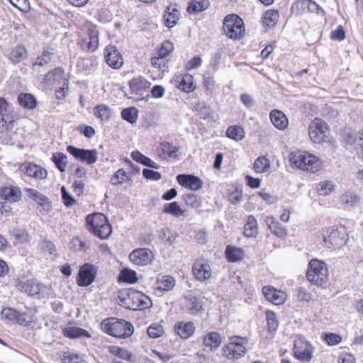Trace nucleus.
Returning a JSON list of instances; mask_svg holds the SVG:
<instances>
[{"mask_svg": "<svg viewBox=\"0 0 363 363\" xmlns=\"http://www.w3.org/2000/svg\"><path fill=\"white\" fill-rule=\"evenodd\" d=\"M279 18V12L274 9L267 10L262 16V23L268 28L274 27Z\"/></svg>", "mask_w": 363, "mask_h": 363, "instance_id": "4c0bfd02", "label": "nucleus"}, {"mask_svg": "<svg viewBox=\"0 0 363 363\" xmlns=\"http://www.w3.org/2000/svg\"><path fill=\"white\" fill-rule=\"evenodd\" d=\"M9 233L11 236L15 239L16 242L15 244L27 242L29 241L28 233L25 230L13 228L10 229Z\"/></svg>", "mask_w": 363, "mask_h": 363, "instance_id": "c03bdc74", "label": "nucleus"}, {"mask_svg": "<svg viewBox=\"0 0 363 363\" xmlns=\"http://www.w3.org/2000/svg\"><path fill=\"white\" fill-rule=\"evenodd\" d=\"M270 120L273 125L279 130H284L289 125L288 118L284 113L278 110L271 111Z\"/></svg>", "mask_w": 363, "mask_h": 363, "instance_id": "c85d7f7f", "label": "nucleus"}, {"mask_svg": "<svg viewBox=\"0 0 363 363\" xmlns=\"http://www.w3.org/2000/svg\"><path fill=\"white\" fill-rule=\"evenodd\" d=\"M106 217L102 213H94L86 216V222L89 231L95 234L97 228H100L106 223Z\"/></svg>", "mask_w": 363, "mask_h": 363, "instance_id": "393cba45", "label": "nucleus"}, {"mask_svg": "<svg viewBox=\"0 0 363 363\" xmlns=\"http://www.w3.org/2000/svg\"><path fill=\"white\" fill-rule=\"evenodd\" d=\"M52 161L60 172H65L67 164V157L62 152H57L52 155Z\"/></svg>", "mask_w": 363, "mask_h": 363, "instance_id": "864d4df0", "label": "nucleus"}, {"mask_svg": "<svg viewBox=\"0 0 363 363\" xmlns=\"http://www.w3.org/2000/svg\"><path fill=\"white\" fill-rule=\"evenodd\" d=\"M134 332L133 325L123 320L115 321V337L125 338L130 337Z\"/></svg>", "mask_w": 363, "mask_h": 363, "instance_id": "4be33fe9", "label": "nucleus"}, {"mask_svg": "<svg viewBox=\"0 0 363 363\" xmlns=\"http://www.w3.org/2000/svg\"><path fill=\"white\" fill-rule=\"evenodd\" d=\"M335 188V185L331 181H323L317 184L316 190L319 195L327 196L332 193Z\"/></svg>", "mask_w": 363, "mask_h": 363, "instance_id": "a18cd8bd", "label": "nucleus"}, {"mask_svg": "<svg viewBox=\"0 0 363 363\" xmlns=\"http://www.w3.org/2000/svg\"><path fill=\"white\" fill-rule=\"evenodd\" d=\"M178 83L179 89L183 90L185 92H191L195 88L193 77L188 74L182 76L181 79L178 81Z\"/></svg>", "mask_w": 363, "mask_h": 363, "instance_id": "37998d69", "label": "nucleus"}, {"mask_svg": "<svg viewBox=\"0 0 363 363\" xmlns=\"http://www.w3.org/2000/svg\"><path fill=\"white\" fill-rule=\"evenodd\" d=\"M338 363H356L354 354L349 352H342L338 357Z\"/></svg>", "mask_w": 363, "mask_h": 363, "instance_id": "774afa93", "label": "nucleus"}, {"mask_svg": "<svg viewBox=\"0 0 363 363\" xmlns=\"http://www.w3.org/2000/svg\"><path fill=\"white\" fill-rule=\"evenodd\" d=\"M177 180L181 186L192 191L199 190L203 184L200 178L193 174H178Z\"/></svg>", "mask_w": 363, "mask_h": 363, "instance_id": "f3484780", "label": "nucleus"}, {"mask_svg": "<svg viewBox=\"0 0 363 363\" xmlns=\"http://www.w3.org/2000/svg\"><path fill=\"white\" fill-rule=\"evenodd\" d=\"M46 79L50 80L52 78L55 82H60L61 79L64 80L62 87H60L59 90L56 92L57 94L65 96L68 92V82L65 77V72L62 68L57 67L50 72L45 76Z\"/></svg>", "mask_w": 363, "mask_h": 363, "instance_id": "412c9836", "label": "nucleus"}, {"mask_svg": "<svg viewBox=\"0 0 363 363\" xmlns=\"http://www.w3.org/2000/svg\"><path fill=\"white\" fill-rule=\"evenodd\" d=\"M324 245L332 249L340 248L347 242V230L343 226H333L323 230Z\"/></svg>", "mask_w": 363, "mask_h": 363, "instance_id": "20e7f679", "label": "nucleus"}, {"mask_svg": "<svg viewBox=\"0 0 363 363\" xmlns=\"http://www.w3.org/2000/svg\"><path fill=\"white\" fill-rule=\"evenodd\" d=\"M26 174L33 178L43 179L46 178L47 170L37 164L29 163L25 167Z\"/></svg>", "mask_w": 363, "mask_h": 363, "instance_id": "7c9ffc66", "label": "nucleus"}, {"mask_svg": "<svg viewBox=\"0 0 363 363\" xmlns=\"http://www.w3.org/2000/svg\"><path fill=\"white\" fill-rule=\"evenodd\" d=\"M163 212L179 218L184 215V211L180 208L177 202L174 201L166 204L164 207Z\"/></svg>", "mask_w": 363, "mask_h": 363, "instance_id": "de8ad7c7", "label": "nucleus"}, {"mask_svg": "<svg viewBox=\"0 0 363 363\" xmlns=\"http://www.w3.org/2000/svg\"><path fill=\"white\" fill-rule=\"evenodd\" d=\"M26 191L28 194V196L35 200V201H39L40 202H44L46 200H48L47 197L42 194L40 192L38 191L37 190L33 189H26Z\"/></svg>", "mask_w": 363, "mask_h": 363, "instance_id": "338daca9", "label": "nucleus"}, {"mask_svg": "<svg viewBox=\"0 0 363 363\" xmlns=\"http://www.w3.org/2000/svg\"><path fill=\"white\" fill-rule=\"evenodd\" d=\"M174 330L176 335L182 339H188L191 337L196 330V327L192 321H179L175 323Z\"/></svg>", "mask_w": 363, "mask_h": 363, "instance_id": "a211bd4d", "label": "nucleus"}, {"mask_svg": "<svg viewBox=\"0 0 363 363\" xmlns=\"http://www.w3.org/2000/svg\"><path fill=\"white\" fill-rule=\"evenodd\" d=\"M266 223L271 232L278 238H284L286 235V230L280 226L278 221L273 216L267 217Z\"/></svg>", "mask_w": 363, "mask_h": 363, "instance_id": "c9c22d12", "label": "nucleus"}, {"mask_svg": "<svg viewBox=\"0 0 363 363\" xmlns=\"http://www.w3.org/2000/svg\"><path fill=\"white\" fill-rule=\"evenodd\" d=\"M62 335L69 339H75L81 337L90 338L91 337L87 330L74 326L72 322H69L67 326L62 329Z\"/></svg>", "mask_w": 363, "mask_h": 363, "instance_id": "aec40b11", "label": "nucleus"}, {"mask_svg": "<svg viewBox=\"0 0 363 363\" xmlns=\"http://www.w3.org/2000/svg\"><path fill=\"white\" fill-rule=\"evenodd\" d=\"M153 254L147 248H138L129 255V259L133 264L139 266L147 265L152 262Z\"/></svg>", "mask_w": 363, "mask_h": 363, "instance_id": "4468645a", "label": "nucleus"}, {"mask_svg": "<svg viewBox=\"0 0 363 363\" xmlns=\"http://www.w3.org/2000/svg\"><path fill=\"white\" fill-rule=\"evenodd\" d=\"M265 315L267 331L271 334H274L277 332L279 326L277 315L274 311L270 310H266Z\"/></svg>", "mask_w": 363, "mask_h": 363, "instance_id": "72a5a7b5", "label": "nucleus"}, {"mask_svg": "<svg viewBox=\"0 0 363 363\" xmlns=\"http://www.w3.org/2000/svg\"><path fill=\"white\" fill-rule=\"evenodd\" d=\"M192 272L194 276L199 280L205 281L210 278L211 270L208 263H201L196 262L192 267Z\"/></svg>", "mask_w": 363, "mask_h": 363, "instance_id": "b1692460", "label": "nucleus"}, {"mask_svg": "<svg viewBox=\"0 0 363 363\" xmlns=\"http://www.w3.org/2000/svg\"><path fill=\"white\" fill-rule=\"evenodd\" d=\"M329 127L326 122L319 118L313 120L308 126L310 139L314 143H321L326 140Z\"/></svg>", "mask_w": 363, "mask_h": 363, "instance_id": "6e6552de", "label": "nucleus"}, {"mask_svg": "<svg viewBox=\"0 0 363 363\" xmlns=\"http://www.w3.org/2000/svg\"><path fill=\"white\" fill-rule=\"evenodd\" d=\"M98 272L97 267L91 263H85L79 268L77 283L79 286H88L91 285L96 279Z\"/></svg>", "mask_w": 363, "mask_h": 363, "instance_id": "9b49d317", "label": "nucleus"}, {"mask_svg": "<svg viewBox=\"0 0 363 363\" xmlns=\"http://www.w3.org/2000/svg\"><path fill=\"white\" fill-rule=\"evenodd\" d=\"M18 290L28 295H40L48 294V286L40 283L37 279H30L26 281L18 280L16 284Z\"/></svg>", "mask_w": 363, "mask_h": 363, "instance_id": "9d476101", "label": "nucleus"}, {"mask_svg": "<svg viewBox=\"0 0 363 363\" xmlns=\"http://www.w3.org/2000/svg\"><path fill=\"white\" fill-rule=\"evenodd\" d=\"M18 311L11 308H4L1 311L2 318L14 322Z\"/></svg>", "mask_w": 363, "mask_h": 363, "instance_id": "69168bd1", "label": "nucleus"}, {"mask_svg": "<svg viewBox=\"0 0 363 363\" xmlns=\"http://www.w3.org/2000/svg\"><path fill=\"white\" fill-rule=\"evenodd\" d=\"M209 5L208 0H191L189 2L187 11L189 13H196L206 10Z\"/></svg>", "mask_w": 363, "mask_h": 363, "instance_id": "58836bf2", "label": "nucleus"}, {"mask_svg": "<svg viewBox=\"0 0 363 363\" xmlns=\"http://www.w3.org/2000/svg\"><path fill=\"white\" fill-rule=\"evenodd\" d=\"M94 114L101 121H108L111 116V110L106 105H99L94 110Z\"/></svg>", "mask_w": 363, "mask_h": 363, "instance_id": "49530a36", "label": "nucleus"}, {"mask_svg": "<svg viewBox=\"0 0 363 363\" xmlns=\"http://www.w3.org/2000/svg\"><path fill=\"white\" fill-rule=\"evenodd\" d=\"M182 199L185 203L191 208H196L200 206V199L197 195L189 193L182 196Z\"/></svg>", "mask_w": 363, "mask_h": 363, "instance_id": "13d9d810", "label": "nucleus"}, {"mask_svg": "<svg viewBox=\"0 0 363 363\" xmlns=\"http://www.w3.org/2000/svg\"><path fill=\"white\" fill-rule=\"evenodd\" d=\"M122 305L130 310H144L152 306L150 296H122L121 298Z\"/></svg>", "mask_w": 363, "mask_h": 363, "instance_id": "f8f14e48", "label": "nucleus"}, {"mask_svg": "<svg viewBox=\"0 0 363 363\" xmlns=\"http://www.w3.org/2000/svg\"><path fill=\"white\" fill-rule=\"evenodd\" d=\"M270 167L269 160L264 156L257 157L253 165L255 172L257 174L264 173L269 170Z\"/></svg>", "mask_w": 363, "mask_h": 363, "instance_id": "79ce46f5", "label": "nucleus"}, {"mask_svg": "<svg viewBox=\"0 0 363 363\" xmlns=\"http://www.w3.org/2000/svg\"><path fill=\"white\" fill-rule=\"evenodd\" d=\"M129 86L132 93L142 95L150 87V83L144 77L139 76L130 80Z\"/></svg>", "mask_w": 363, "mask_h": 363, "instance_id": "a878e982", "label": "nucleus"}, {"mask_svg": "<svg viewBox=\"0 0 363 363\" xmlns=\"http://www.w3.org/2000/svg\"><path fill=\"white\" fill-rule=\"evenodd\" d=\"M293 356L301 362H310L313 357L314 347L303 336L298 335L294 342Z\"/></svg>", "mask_w": 363, "mask_h": 363, "instance_id": "0eeeda50", "label": "nucleus"}, {"mask_svg": "<svg viewBox=\"0 0 363 363\" xmlns=\"http://www.w3.org/2000/svg\"><path fill=\"white\" fill-rule=\"evenodd\" d=\"M174 50L173 43L169 40H165L161 45L160 49L156 52L158 56L167 58V57Z\"/></svg>", "mask_w": 363, "mask_h": 363, "instance_id": "bf43d9fd", "label": "nucleus"}, {"mask_svg": "<svg viewBox=\"0 0 363 363\" xmlns=\"http://www.w3.org/2000/svg\"><path fill=\"white\" fill-rule=\"evenodd\" d=\"M61 362L62 363H85L78 354L69 351L63 352Z\"/></svg>", "mask_w": 363, "mask_h": 363, "instance_id": "5fc2aeb1", "label": "nucleus"}, {"mask_svg": "<svg viewBox=\"0 0 363 363\" xmlns=\"http://www.w3.org/2000/svg\"><path fill=\"white\" fill-rule=\"evenodd\" d=\"M0 196L9 202H16L21 199V192L16 187L5 186L1 189Z\"/></svg>", "mask_w": 363, "mask_h": 363, "instance_id": "cd10ccee", "label": "nucleus"}, {"mask_svg": "<svg viewBox=\"0 0 363 363\" xmlns=\"http://www.w3.org/2000/svg\"><path fill=\"white\" fill-rule=\"evenodd\" d=\"M225 35L231 39H240L245 34V26L242 19L236 14L226 16L223 23Z\"/></svg>", "mask_w": 363, "mask_h": 363, "instance_id": "423d86ee", "label": "nucleus"}, {"mask_svg": "<svg viewBox=\"0 0 363 363\" xmlns=\"http://www.w3.org/2000/svg\"><path fill=\"white\" fill-rule=\"evenodd\" d=\"M79 44L83 50L93 52L99 47V30L90 22L84 25V33L80 35Z\"/></svg>", "mask_w": 363, "mask_h": 363, "instance_id": "39448f33", "label": "nucleus"}, {"mask_svg": "<svg viewBox=\"0 0 363 363\" xmlns=\"http://www.w3.org/2000/svg\"><path fill=\"white\" fill-rule=\"evenodd\" d=\"M18 101L21 106L28 109H33L37 105L35 98L30 94H20Z\"/></svg>", "mask_w": 363, "mask_h": 363, "instance_id": "ea45409f", "label": "nucleus"}, {"mask_svg": "<svg viewBox=\"0 0 363 363\" xmlns=\"http://www.w3.org/2000/svg\"><path fill=\"white\" fill-rule=\"evenodd\" d=\"M8 113V103L4 98L0 97V131L4 128H9L13 121Z\"/></svg>", "mask_w": 363, "mask_h": 363, "instance_id": "bb28decb", "label": "nucleus"}, {"mask_svg": "<svg viewBox=\"0 0 363 363\" xmlns=\"http://www.w3.org/2000/svg\"><path fill=\"white\" fill-rule=\"evenodd\" d=\"M222 342L220 335L214 331L207 333L203 337V345L211 352L217 350Z\"/></svg>", "mask_w": 363, "mask_h": 363, "instance_id": "5701e85b", "label": "nucleus"}, {"mask_svg": "<svg viewBox=\"0 0 363 363\" xmlns=\"http://www.w3.org/2000/svg\"><path fill=\"white\" fill-rule=\"evenodd\" d=\"M225 256L230 262L242 260L245 256L242 249L231 245H228L225 249Z\"/></svg>", "mask_w": 363, "mask_h": 363, "instance_id": "473e14b6", "label": "nucleus"}, {"mask_svg": "<svg viewBox=\"0 0 363 363\" xmlns=\"http://www.w3.org/2000/svg\"><path fill=\"white\" fill-rule=\"evenodd\" d=\"M138 111L135 107H129L125 108L121 112L122 118L130 123L136 122L138 116Z\"/></svg>", "mask_w": 363, "mask_h": 363, "instance_id": "603ef678", "label": "nucleus"}, {"mask_svg": "<svg viewBox=\"0 0 363 363\" xmlns=\"http://www.w3.org/2000/svg\"><path fill=\"white\" fill-rule=\"evenodd\" d=\"M112 230V227L107 223L106 219V223L103 224L100 228H97V232L94 235H97L101 239H106L111 235Z\"/></svg>", "mask_w": 363, "mask_h": 363, "instance_id": "e2e57ef3", "label": "nucleus"}, {"mask_svg": "<svg viewBox=\"0 0 363 363\" xmlns=\"http://www.w3.org/2000/svg\"><path fill=\"white\" fill-rule=\"evenodd\" d=\"M243 234L247 238H255L258 234L257 221L252 215L248 216L244 225Z\"/></svg>", "mask_w": 363, "mask_h": 363, "instance_id": "2f4dec72", "label": "nucleus"}, {"mask_svg": "<svg viewBox=\"0 0 363 363\" xmlns=\"http://www.w3.org/2000/svg\"><path fill=\"white\" fill-rule=\"evenodd\" d=\"M52 56L53 53L52 52H43L41 56L36 58L35 62L33 64V69L34 70H37V67H43L48 65L51 62Z\"/></svg>", "mask_w": 363, "mask_h": 363, "instance_id": "3c124183", "label": "nucleus"}, {"mask_svg": "<svg viewBox=\"0 0 363 363\" xmlns=\"http://www.w3.org/2000/svg\"><path fill=\"white\" fill-rule=\"evenodd\" d=\"M179 147L169 142H162L157 147V155L163 160H178Z\"/></svg>", "mask_w": 363, "mask_h": 363, "instance_id": "2eb2a0df", "label": "nucleus"}, {"mask_svg": "<svg viewBox=\"0 0 363 363\" xmlns=\"http://www.w3.org/2000/svg\"><path fill=\"white\" fill-rule=\"evenodd\" d=\"M306 278L312 285L325 289L329 280L327 264L323 261L312 259L308 264Z\"/></svg>", "mask_w": 363, "mask_h": 363, "instance_id": "f03ea898", "label": "nucleus"}, {"mask_svg": "<svg viewBox=\"0 0 363 363\" xmlns=\"http://www.w3.org/2000/svg\"><path fill=\"white\" fill-rule=\"evenodd\" d=\"M35 321V318L33 315H30L26 313H20L18 311V315L14 322H16L19 325L28 326Z\"/></svg>", "mask_w": 363, "mask_h": 363, "instance_id": "4d7b16f0", "label": "nucleus"}, {"mask_svg": "<svg viewBox=\"0 0 363 363\" xmlns=\"http://www.w3.org/2000/svg\"><path fill=\"white\" fill-rule=\"evenodd\" d=\"M249 338L245 336L233 335L221 349V355L228 360H238L247 352Z\"/></svg>", "mask_w": 363, "mask_h": 363, "instance_id": "f257e3e1", "label": "nucleus"}, {"mask_svg": "<svg viewBox=\"0 0 363 363\" xmlns=\"http://www.w3.org/2000/svg\"><path fill=\"white\" fill-rule=\"evenodd\" d=\"M167 61L166 58L158 56V55L155 54L154 57L151 58V65L152 66L157 69L159 71H161L162 73L167 71Z\"/></svg>", "mask_w": 363, "mask_h": 363, "instance_id": "8fccbe9b", "label": "nucleus"}, {"mask_svg": "<svg viewBox=\"0 0 363 363\" xmlns=\"http://www.w3.org/2000/svg\"><path fill=\"white\" fill-rule=\"evenodd\" d=\"M340 203L344 209L350 210L360 205L362 198L353 191H345L340 196Z\"/></svg>", "mask_w": 363, "mask_h": 363, "instance_id": "6ab92c4d", "label": "nucleus"}, {"mask_svg": "<svg viewBox=\"0 0 363 363\" xmlns=\"http://www.w3.org/2000/svg\"><path fill=\"white\" fill-rule=\"evenodd\" d=\"M323 340L330 346H333L338 345L341 342L342 338V336L333 333H325L323 335Z\"/></svg>", "mask_w": 363, "mask_h": 363, "instance_id": "680f3d73", "label": "nucleus"}, {"mask_svg": "<svg viewBox=\"0 0 363 363\" xmlns=\"http://www.w3.org/2000/svg\"><path fill=\"white\" fill-rule=\"evenodd\" d=\"M67 150L76 159L86 162L89 164H94L97 160V152L96 150L80 149L69 145L67 147Z\"/></svg>", "mask_w": 363, "mask_h": 363, "instance_id": "ddd939ff", "label": "nucleus"}, {"mask_svg": "<svg viewBox=\"0 0 363 363\" xmlns=\"http://www.w3.org/2000/svg\"><path fill=\"white\" fill-rule=\"evenodd\" d=\"M27 56L28 52L26 47L18 45L11 49L9 58L13 63L17 64L26 59Z\"/></svg>", "mask_w": 363, "mask_h": 363, "instance_id": "c756f323", "label": "nucleus"}, {"mask_svg": "<svg viewBox=\"0 0 363 363\" xmlns=\"http://www.w3.org/2000/svg\"><path fill=\"white\" fill-rule=\"evenodd\" d=\"M226 136L235 141L242 140L245 138V130L240 125H231L226 130Z\"/></svg>", "mask_w": 363, "mask_h": 363, "instance_id": "a19ab883", "label": "nucleus"}, {"mask_svg": "<svg viewBox=\"0 0 363 363\" xmlns=\"http://www.w3.org/2000/svg\"><path fill=\"white\" fill-rule=\"evenodd\" d=\"M138 280V277L136 272L129 268L122 269L118 277V281L119 283L135 284Z\"/></svg>", "mask_w": 363, "mask_h": 363, "instance_id": "f704fd0d", "label": "nucleus"}, {"mask_svg": "<svg viewBox=\"0 0 363 363\" xmlns=\"http://www.w3.org/2000/svg\"><path fill=\"white\" fill-rule=\"evenodd\" d=\"M100 327L104 333L113 336V318H107L103 320Z\"/></svg>", "mask_w": 363, "mask_h": 363, "instance_id": "0e129e2a", "label": "nucleus"}, {"mask_svg": "<svg viewBox=\"0 0 363 363\" xmlns=\"http://www.w3.org/2000/svg\"><path fill=\"white\" fill-rule=\"evenodd\" d=\"M291 10L296 15L308 12L314 13L321 16H325L324 9L312 0H298L291 5Z\"/></svg>", "mask_w": 363, "mask_h": 363, "instance_id": "1a4fd4ad", "label": "nucleus"}, {"mask_svg": "<svg viewBox=\"0 0 363 363\" xmlns=\"http://www.w3.org/2000/svg\"><path fill=\"white\" fill-rule=\"evenodd\" d=\"M179 12L177 9H173L172 11L166 12L164 14V23L169 28L173 27L179 19Z\"/></svg>", "mask_w": 363, "mask_h": 363, "instance_id": "6e6d98bb", "label": "nucleus"}, {"mask_svg": "<svg viewBox=\"0 0 363 363\" xmlns=\"http://www.w3.org/2000/svg\"><path fill=\"white\" fill-rule=\"evenodd\" d=\"M175 279L172 276H163L157 280V289L160 291H169L175 286Z\"/></svg>", "mask_w": 363, "mask_h": 363, "instance_id": "e433bc0d", "label": "nucleus"}, {"mask_svg": "<svg viewBox=\"0 0 363 363\" xmlns=\"http://www.w3.org/2000/svg\"><path fill=\"white\" fill-rule=\"evenodd\" d=\"M188 308L191 314H194L203 309L202 303L197 296H191L188 298Z\"/></svg>", "mask_w": 363, "mask_h": 363, "instance_id": "052dcab7", "label": "nucleus"}, {"mask_svg": "<svg viewBox=\"0 0 363 363\" xmlns=\"http://www.w3.org/2000/svg\"><path fill=\"white\" fill-rule=\"evenodd\" d=\"M147 333L151 338H158L164 335V329L162 324L153 323L147 328Z\"/></svg>", "mask_w": 363, "mask_h": 363, "instance_id": "09e8293b", "label": "nucleus"}, {"mask_svg": "<svg viewBox=\"0 0 363 363\" xmlns=\"http://www.w3.org/2000/svg\"><path fill=\"white\" fill-rule=\"evenodd\" d=\"M291 162L303 171L315 172L320 167V160L315 155L305 151H296L290 155Z\"/></svg>", "mask_w": 363, "mask_h": 363, "instance_id": "7ed1b4c3", "label": "nucleus"}, {"mask_svg": "<svg viewBox=\"0 0 363 363\" xmlns=\"http://www.w3.org/2000/svg\"><path fill=\"white\" fill-rule=\"evenodd\" d=\"M345 138L347 144L354 145L356 151L363 158V130L358 132L349 130L345 133Z\"/></svg>", "mask_w": 363, "mask_h": 363, "instance_id": "dca6fc26", "label": "nucleus"}]
</instances>
